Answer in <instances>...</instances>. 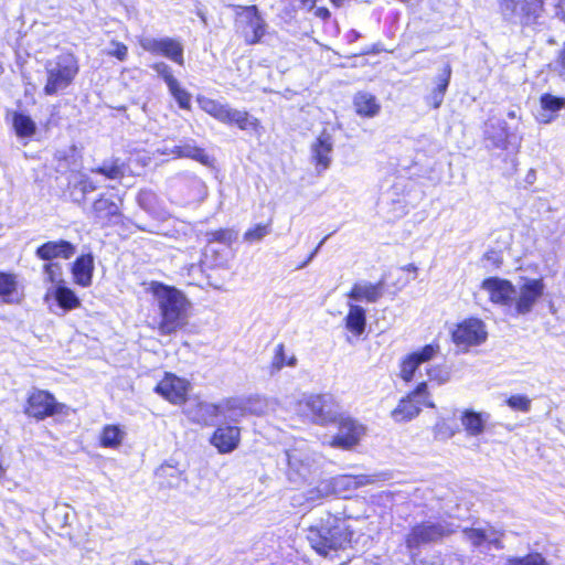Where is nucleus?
I'll use <instances>...</instances> for the list:
<instances>
[{
    "label": "nucleus",
    "instance_id": "nucleus-27",
    "mask_svg": "<svg viewBox=\"0 0 565 565\" xmlns=\"http://www.w3.org/2000/svg\"><path fill=\"white\" fill-rule=\"evenodd\" d=\"M490 417L487 413L476 412L473 409H465L461 413L460 420L469 436L477 437L484 431L486 422Z\"/></svg>",
    "mask_w": 565,
    "mask_h": 565
},
{
    "label": "nucleus",
    "instance_id": "nucleus-54",
    "mask_svg": "<svg viewBox=\"0 0 565 565\" xmlns=\"http://www.w3.org/2000/svg\"><path fill=\"white\" fill-rule=\"evenodd\" d=\"M414 565H441V562L438 557H430L420 559L418 563L413 562Z\"/></svg>",
    "mask_w": 565,
    "mask_h": 565
},
{
    "label": "nucleus",
    "instance_id": "nucleus-29",
    "mask_svg": "<svg viewBox=\"0 0 565 565\" xmlns=\"http://www.w3.org/2000/svg\"><path fill=\"white\" fill-rule=\"evenodd\" d=\"M451 77V67L449 64H446L443 68L441 75L437 79L436 87L431 90V93L426 97L427 105L437 109L441 106L444 102L445 94L450 83Z\"/></svg>",
    "mask_w": 565,
    "mask_h": 565
},
{
    "label": "nucleus",
    "instance_id": "nucleus-21",
    "mask_svg": "<svg viewBox=\"0 0 565 565\" xmlns=\"http://www.w3.org/2000/svg\"><path fill=\"white\" fill-rule=\"evenodd\" d=\"M384 278L379 279L376 282L359 284L355 282L348 291L347 297L354 301H365L370 303L377 302L383 296L385 288Z\"/></svg>",
    "mask_w": 565,
    "mask_h": 565
},
{
    "label": "nucleus",
    "instance_id": "nucleus-40",
    "mask_svg": "<svg viewBox=\"0 0 565 565\" xmlns=\"http://www.w3.org/2000/svg\"><path fill=\"white\" fill-rule=\"evenodd\" d=\"M169 92L171 96L175 99L179 108L183 110H191V94L183 88L179 82L169 86Z\"/></svg>",
    "mask_w": 565,
    "mask_h": 565
},
{
    "label": "nucleus",
    "instance_id": "nucleus-32",
    "mask_svg": "<svg viewBox=\"0 0 565 565\" xmlns=\"http://www.w3.org/2000/svg\"><path fill=\"white\" fill-rule=\"evenodd\" d=\"M54 299L64 311H72L81 307V299L74 290L64 284H58L54 289Z\"/></svg>",
    "mask_w": 565,
    "mask_h": 565
},
{
    "label": "nucleus",
    "instance_id": "nucleus-12",
    "mask_svg": "<svg viewBox=\"0 0 565 565\" xmlns=\"http://www.w3.org/2000/svg\"><path fill=\"white\" fill-rule=\"evenodd\" d=\"M122 206V195L100 193L92 203V212L104 226H111L124 222Z\"/></svg>",
    "mask_w": 565,
    "mask_h": 565
},
{
    "label": "nucleus",
    "instance_id": "nucleus-16",
    "mask_svg": "<svg viewBox=\"0 0 565 565\" xmlns=\"http://www.w3.org/2000/svg\"><path fill=\"white\" fill-rule=\"evenodd\" d=\"M481 288L488 292L490 302L500 306L511 305L516 292L510 280L499 277L484 278Z\"/></svg>",
    "mask_w": 565,
    "mask_h": 565
},
{
    "label": "nucleus",
    "instance_id": "nucleus-58",
    "mask_svg": "<svg viewBox=\"0 0 565 565\" xmlns=\"http://www.w3.org/2000/svg\"><path fill=\"white\" fill-rule=\"evenodd\" d=\"M345 0H330L334 8H340Z\"/></svg>",
    "mask_w": 565,
    "mask_h": 565
},
{
    "label": "nucleus",
    "instance_id": "nucleus-3",
    "mask_svg": "<svg viewBox=\"0 0 565 565\" xmlns=\"http://www.w3.org/2000/svg\"><path fill=\"white\" fill-rule=\"evenodd\" d=\"M79 73L77 56L65 51L58 54L53 61L45 64L46 79L43 86V94L54 96L65 92L75 82Z\"/></svg>",
    "mask_w": 565,
    "mask_h": 565
},
{
    "label": "nucleus",
    "instance_id": "nucleus-22",
    "mask_svg": "<svg viewBox=\"0 0 565 565\" xmlns=\"http://www.w3.org/2000/svg\"><path fill=\"white\" fill-rule=\"evenodd\" d=\"M171 153L178 159H192L202 166L213 167L214 158L205 149L195 145L193 140H185L171 149Z\"/></svg>",
    "mask_w": 565,
    "mask_h": 565
},
{
    "label": "nucleus",
    "instance_id": "nucleus-26",
    "mask_svg": "<svg viewBox=\"0 0 565 565\" xmlns=\"http://www.w3.org/2000/svg\"><path fill=\"white\" fill-rule=\"evenodd\" d=\"M511 132L508 124L503 120L498 124L490 125L484 132V139L489 141V146L493 149H508L510 145Z\"/></svg>",
    "mask_w": 565,
    "mask_h": 565
},
{
    "label": "nucleus",
    "instance_id": "nucleus-47",
    "mask_svg": "<svg viewBox=\"0 0 565 565\" xmlns=\"http://www.w3.org/2000/svg\"><path fill=\"white\" fill-rule=\"evenodd\" d=\"M465 533L476 546H480L487 541V534L483 529L469 527L465 530Z\"/></svg>",
    "mask_w": 565,
    "mask_h": 565
},
{
    "label": "nucleus",
    "instance_id": "nucleus-37",
    "mask_svg": "<svg viewBox=\"0 0 565 565\" xmlns=\"http://www.w3.org/2000/svg\"><path fill=\"white\" fill-rule=\"evenodd\" d=\"M236 239V232L232 228L221 227L205 233L207 244L221 243L231 245Z\"/></svg>",
    "mask_w": 565,
    "mask_h": 565
},
{
    "label": "nucleus",
    "instance_id": "nucleus-4",
    "mask_svg": "<svg viewBox=\"0 0 565 565\" xmlns=\"http://www.w3.org/2000/svg\"><path fill=\"white\" fill-rule=\"evenodd\" d=\"M196 102L204 113L224 125L235 126L239 130L255 134H260L264 130L262 121L247 110L233 108L228 104H222L206 96H198Z\"/></svg>",
    "mask_w": 565,
    "mask_h": 565
},
{
    "label": "nucleus",
    "instance_id": "nucleus-38",
    "mask_svg": "<svg viewBox=\"0 0 565 565\" xmlns=\"http://www.w3.org/2000/svg\"><path fill=\"white\" fill-rule=\"evenodd\" d=\"M505 565H550L548 561L540 552H530L522 556H512Z\"/></svg>",
    "mask_w": 565,
    "mask_h": 565
},
{
    "label": "nucleus",
    "instance_id": "nucleus-20",
    "mask_svg": "<svg viewBox=\"0 0 565 565\" xmlns=\"http://www.w3.org/2000/svg\"><path fill=\"white\" fill-rule=\"evenodd\" d=\"M23 297L18 276L11 271L0 270V302L19 305L22 302Z\"/></svg>",
    "mask_w": 565,
    "mask_h": 565
},
{
    "label": "nucleus",
    "instance_id": "nucleus-5",
    "mask_svg": "<svg viewBox=\"0 0 565 565\" xmlns=\"http://www.w3.org/2000/svg\"><path fill=\"white\" fill-rule=\"evenodd\" d=\"M22 412L29 419L43 422L50 417L68 415L70 407L58 402L51 391L33 387L25 395Z\"/></svg>",
    "mask_w": 565,
    "mask_h": 565
},
{
    "label": "nucleus",
    "instance_id": "nucleus-30",
    "mask_svg": "<svg viewBox=\"0 0 565 565\" xmlns=\"http://www.w3.org/2000/svg\"><path fill=\"white\" fill-rule=\"evenodd\" d=\"M420 406L422 404L407 393L392 411V416L396 422H408L420 413Z\"/></svg>",
    "mask_w": 565,
    "mask_h": 565
},
{
    "label": "nucleus",
    "instance_id": "nucleus-7",
    "mask_svg": "<svg viewBox=\"0 0 565 565\" xmlns=\"http://www.w3.org/2000/svg\"><path fill=\"white\" fill-rule=\"evenodd\" d=\"M337 406V402L331 394H310L298 401L300 414L320 426L332 424L338 415L334 412Z\"/></svg>",
    "mask_w": 565,
    "mask_h": 565
},
{
    "label": "nucleus",
    "instance_id": "nucleus-35",
    "mask_svg": "<svg viewBox=\"0 0 565 565\" xmlns=\"http://www.w3.org/2000/svg\"><path fill=\"white\" fill-rule=\"evenodd\" d=\"M12 124L17 136L20 138L31 137L36 131L35 122L31 117L19 111L13 113Z\"/></svg>",
    "mask_w": 565,
    "mask_h": 565
},
{
    "label": "nucleus",
    "instance_id": "nucleus-13",
    "mask_svg": "<svg viewBox=\"0 0 565 565\" xmlns=\"http://www.w3.org/2000/svg\"><path fill=\"white\" fill-rule=\"evenodd\" d=\"M141 49L152 55H160L169 58L173 63L184 66V55L182 43L173 38L161 39H139Z\"/></svg>",
    "mask_w": 565,
    "mask_h": 565
},
{
    "label": "nucleus",
    "instance_id": "nucleus-24",
    "mask_svg": "<svg viewBox=\"0 0 565 565\" xmlns=\"http://www.w3.org/2000/svg\"><path fill=\"white\" fill-rule=\"evenodd\" d=\"M343 323L353 337L360 338L366 329V310L359 305L350 303Z\"/></svg>",
    "mask_w": 565,
    "mask_h": 565
},
{
    "label": "nucleus",
    "instance_id": "nucleus-19",
    "mask_svg": "<svg viewBox=\"0 0 565 565\" xmlns=\"http://www.w3.org/2000/svg\"><path fill=\"white\" fill-rule=\"evenodd\" d=\"M76 252L75 246L65 239L47 241L35 249V256L44 262L55 258L70 259Z\"/></svg>",
    "mask_w": 565,
    "mask_h": 565
},
{
    "label": "nucleus",
    "instance_id": "nucleus-15",
    "mask_svg": "<svg viewBox=\"0 0 565 565\" xmlns=\"http://www.w3.org/2000/svg\"><path fill=\"white\" fill-rule=\"evenodd\" d=\"M545 289L544 279L542 277L526 279L520 286L519 297L515 299L514 309L518 315L529 313L535 302L543 296Z\"/></svg>",
    "mask_w": 565,
    "mask_h": 565
},
{
    "label": "nucleus",
    "instance_id": "nucleus-45",
    "mask_svg": "<svg viewBox=\"0 0 565 565\" xmlns=\"http://www.w3.org/2000/svg\"><path fill=\"white\" fill-rule=\"evenodd\" d=\"M78 158V151H77V148L75 146H71L70 149L67 150H63V151H58L54 153L53 156V159L54 161L58 162L60 164H63V166H70L72 163H74Z\"/></svg>",
    "mask_w": 565,
    "mask_h": 565
},
{
    "label": "nucleus",
    "instance_id": "nucleus-43",
    "mask_svg": "<svg viewBox=\"0 0 565 565\" xmlns=\"http://www.w3.org/2000/svg\"><path fill=\"white\" fill-rule=\"evenodd\" d=\"M151 68L164 81L168 87L178 82L167 63L156 62L151 65Z\"/></svg>",
    "mask_w": 565,
    "mask_h": 565
},
{
    "label": "nucleus",
    "instance_id": "nucleus-59",
    "mask_svg": "<svg viewBox=\"0 0 565 565\" xmlns=\"http://www.w3.org/2000/svg\"><path fill=\"white\" fill-rule=\"evenodd\" d=\"M131 565H151L150 563L143 561V559H136L132 562Z\"/></svg>",
    "mask_w": 565,
    "mask_h": 565
},
{
    "label": "nucleus",
    "instance_id": "nucleus-9",
    "mask_svg": "<svg viewBox=\"0 0 565 565\" xmlns=\"http://www.w3.org/2000/svg\"><path fill=\"white\" fill-rule=\"evenodd\" d=\"M332 424L337 426V433L329 441L332 448L350 450L358 446L366 434L365 425L348 414H338Z\"/></svg>",
    "mask_w": 565,
    "mask_h": 565
},
{
    "label": "nucleus",
    "instance_id": "nucleus-57",
    "mask_svg": "<svg viewBox=\"0 0 565 565\" xmlns=\"http://www.w3.org/2000/svg\"><path fill=\"white\" fill-rule=\"evenodd\" d=\"M316 1H317V0H300L301 4H302L303 7L309 8V9H312V8L315 7Z\"/></svg>",
    "mask_w": 565,
    "mask_h": 565
},
{
    "label": "nucleus",
    "instance_id": "nucleus-36",
    "mask_svg": "<svg viewBox=\"0 0 565 565\" xmlns=\"http://www.w3.org/2000/svg\"><path fill=\"white\" fill-rule=\"evenodd\" d=\"M285 344L278 343L275 348L274 355L269 365L270 372L275 373L284 369L285 366H295L297 364V358L295 355L286 356Z\"/></svg>",
    "mask_w": 565,
    "mask_h": 565
},
{
    "label": "nucleus",
    "instance_id": "nucleus-17",
    "mask_svg": "<svg viewBox=\"0 0 565 565\" xmlns=\"http://www.w3.org/2000/svg\"><path fill=\"white\" fill-rule=\"evenodd\" d=\"M241 429L232 425L217 426L210 437V444L223 455L234 451L238 447Z\"/></svg>",
    "mask_w": 565,
    "mask_h": 565
},
{
    "label": "nucleus",
    "instance_id": "nucleus-39",
    "mask_svg": "<svg viewBox=\"0 0 565 565\" xmlns=\"http://www.w3.org/2000/svg\"><path fill=\"white\" fill-rule=\"evenodd\" d=\"M273 220L269 218L266 223H258L249 227L243 235L244 241L253 243L260 241L271 231Z\"/></svg>",
    "mask_w": 565,
    "mask_h": 565
},
{
    "label": "nucleus",
    "instance_id": "nucleus-41",
    "mask_svg": "<svg viewBox=\"0 0 565 565\" xmlns=\"http://www.w3.org/2000/svg\"><path fill=\"white\" fill-rule=\"evenodd\" d=\"M505 404L514 412L527 413L532 406V399L524 394H513L505 399Z\"/></svg>",
    "mask_w": 565,
    "mask_h": 565
},
{
    "label": "nucleus",
    "instance_id": "nucleus-28",
    "mask_svg": "<svg viewBox=\"0 0 565 565\" xmlns=\"http://www.w3.org/2000/svg\"><path fill=\"white\" fill-rule=\"evenodd\" d=\"M127 164L120 158H111L93 168L92 173L103 175L107 180L121 181L126 177Z\"/></svg>",
    "mask_w": 565,
    "mask_h": 565
},
{
    "label": "nucleus",
    "instance_id": "nucleus-8",
    "mask_svg": "<svg viewBox=\"0 0 565 565\" xmlns=\"http://www.w3.org/2000/svg\"><path fill=\"white\" fill-rule=\"evenodd\" d=\"M450 338L458 349L468 351L470 348L478 347L487 341V326L478 317H467L454 326Z\"/></svg>",
    "mask_w": 565,
    "mask_h": 565
},
{
    "label": "nucleus",
    "instance_id": "nucleus-33",
    "mask_svg": "<svg viewBox=\"0 0 565 565\" xmlns=\"http://www.w3.org/2000/svg\"><path fill=\"white\" fill-rule=\"evenodd\" d=\"M124 438V431L118 425H105L99 434L98 445L103 448H118Z\"/></svg>",
    "mask_w": 565,
    "mask_h": 565
},
{
    "label": "nucleus",
    "instance_id": "nucleus-10",
    "mask_svg": "<svg viewBox=\"0 0 565 565\" xmlns=\"http://www.w3.org/2000/svg\"><path fill=\"white\" fill-rule=\"evenodd\" d=\"M452 530L441 523L423 521L412 525L404 536L407 551L414 552L424 545L437 543L452 534Z\"/></svg>",
    "mask_w": 565,
    "mask_h": 565
},
{
    "label": "nucleus",
    "instance_id": "nucleus-31",
    "mask_svg": "<svg viewBox=\"0 0 565 565\" xmlns=\"http://www.w3.org/2000/svg\"><path fill=\"white\" fill-rule=\"evenodd\" d=\"M540 106L546 114L544 122H551L558 117V113L565 108V97L556 96L551 93H543L540 96Z\"/></svg>",
    "mask_w": 565,
    "mask_h": 565
},
{
    "label": "nucleus",
    "instance_id": "nucleus-6",
    "mask_svg": "<svg viewBox=\"0 0 565 565\" xmlns=\"http://www.w3.org/2000/svg\"><path fill=\"white\" fill-rule=\"evenodd\" d=\"M234 28L236 34L246 45H256L263 42L267 34L268 24L256 4L233 6Z\"/></svg>",
    "mask_w": 565,
    "mask_h": 565
},
{
    "label": "nucleus",
    "instance_id": "nucleus-44",
    "mask_svg": "<svg viewBox=\"0 0 565 565\" xmlns=\"http://www.w3.org/2000/svg\"><path fill=\"white\" fill-rule=\"evenodd\" d=\"M43 273L45 274L46 276V281L50 282V284H54V282H63L61 280V276H62V267L60 264L57 263H52V260L50 262H46L44 265H43Z\"/></svg>",
    "mask_w": 565,
    "mask_h": 565
},
{
    "label": "nucleus",
    "instance_id": "nucleus-14",
    "mask_svg": "<svg viewBox=\"0 0 565 565\" xmlns=\"http://www.w3.org/2000/svg\"><path fill=\"white\" fill-rule=\"evenodd\" d=\"M438 351L439 345L437 343H429L404 355L398 363L399 379L405 383L412 382L418 367L434 359Z\"/></svg>",
    "mask_w": 565,
    "mask_h": 565
},
{
    "label": "nucleus",
    "instance_id": "nucleus-2",
    "mask_svg": "<svg viewBox=\"0 0 565 565\" xmlns=\"http://www.w3.org/2000/svg\"><path fill=\"white\" fill-rule=\"evenodd\" d=\"M307 540L318 555L327 557L351 546L353 530L344 518L329 513L318 524L308 527Z\"/></svg>",
    "mask_w": 565,
    "mask_h": 565
},
{
    "label": "nucleus",
    "instance_id": "nucleus-55",
    "mask_svg": "<svg viewBox=\"0 0 565 565\" xmlns=\"http://www.w3.org/2000/svg\"><path fill=\"white\" fill-rule=\"evenodd\" d=\"M322 243H323V241H321V242L316 246V248L310 253V255L308 256V258L303 262V264L301 265V267H302V266H305L307 263H309V262L312 259V257L316 255V253L318 252V249L320 248V246L322 245Z\"/></svg>",
    "mask_w": 565,
    "mask_h": 565
},
{
    "label": "nucleus",
    "instance_id": "nucleus-50",
    "mask_svg": "<svg viewBox=\"0 0 565 565\" xmlns=\"http://www.w3.org/2000/svg\"><path fill=\"white\" fill-rule=\"evenodd\" d=\"M74 188L78 189L81 191V193L83 194V196H85L87 193H90V192H94L97 190V185L95 184V182L92 181L87 177H84L81 180H78L74 184Z\"/></svg>",
    "mask_w": 565,
    "mask_h": 565
},
{
    "label": "nucleus",
    "instance_id": "nucleus-18",
    "mask_svg": "<svg viewBox=\"0 0 565 565\" xmlns=\"http://www.w3.org/2000/svg\"><path fill=\"white\" fill-rule=\"evenodd\" d=\"M333 142L329 134H320L311 145V162L318 174L324 172L332 161Z\"/></svg>",
    "mask_w": 565,
    "mask_h": 565
},
{
    "label": "nucleus",
    "instance_id": "nucleus-52",
    "mask_svg": "<svg viewBox=\"0 0 565 565\" xmlns=\"http://www.w3.org/2000/svg\"><path fill=\"white\" fill-rule=\"evenodd\" d=\"M315 15L323 21H327L331 18V12L327 7H318L315 10Z\"/></svg>",
    "mask_w": 565,
    "mask_h": 565
},
{
    "label": "nucleus",
    "instance_id": "nucleus-53",
    "mask_svg": "<svg viewBox=\"0 0 565 565\" xmlns=\"http://www.w3.org/2000/svg\"><path fill=\"white\" fill-rule=\"evenodd\" d=\"M558 68H559V76L565 79V45L562 47L559 55H558Z\"/></svg>",
    "mask_w": 565,
    "mask_h": 565
},
{
    "label": "nucleus",
    "instance_id": "nucleus-11",
    "mask_svg": "<svg viewBox=\"0 0 565 565\" xmlns=\"http://www.w3.org/2000/svg\"><path fill=\"white\" fill-rule=\"evenodd\" d=\"M191 382L173 372H164L153 392L173 406H183L190 399Z\"/></svg>",
    "mask_w": 565,
    "mask_h": 565
},
{
    "label": "nucleus",
    "instance_id": "nucleus-23",
    "mask_svg": "<svg viewBox=\"0 0 565 565\" xmlns=\"http://www.w3.org/2000/svg\"><path fill=\"white\" fill-rule=\"evenodd\" d=\"M354 111L362 118H373L379 115L381 104L375 95L360 90L354 94L352 100Z\"/></svg>",
    "mask_w": 565,
    "mask_h": 565
},
{
    "label": "nucleus",
    "instance_id": "nucleus-51",
    "mask_svg": "<svg viewBox=\"0 0 565 565\" xmlns=\"http://www.w3.org/2000/svg\"><path fill=\"white\" fill-rule=\"evenodd\" d=\"M210 254H216V250L213 249V248H209L206 247L203 252V263L210 267V268H214V267H227V262L226 259H221V260H213V259H210Z\"/></svg>",
    "mask_w": 565,
    "mask_h": 565
},
{
    "label": "nucleus",
    "instance_id": "nucleus-48",
    "mask_svg": "<svg viewBox=\"0 0 565 565\" xmlns=\"http://www.w3.org/2000/svg\"><path fill=\"white\" fill-rule=\"evenodd\" d=\"M482 258L487 262H489L493 268L498 269L503 265V258L501 255V252L495 250L493 248L487 250Z\"/></svg>",
    "mask_w": 565,
    "mask_h": 565
},
{
    "label": "nucleus",
    "instance_id": "nucleus-46",
    "mask_svg": "<svg viewBox=\"0 0 565 565\" xmlns=\"http://www.w3.org/2000/svg\"><path fill=\"white\" fill-rule=\"evenodd\" d=\"M427 375L429 381L436 382L437 384H444L448 381L447 372L440 365H434L427 369Z\"/></svg>",
    "mask_w": 565,
    "mask_h": 565
},
{
    "label": "nucleus",
    "instance_id": "nucleus-1",
    "mask_svg": "<svg viewBox=\"0 0 565 565\" xmlns=\"http://www.w3.org/2000/svg\"><path fill=\"white\" fill-rule=\"evenodd\" d=\"M149 291L157 299L160 320L157 330L161 335H171L188 324L190 302L182 291L161 281H151Z\"/></svg>",
    "mask_w": 565,
    "mask_h": 565
},
{
    "label": "nucleus",
    "instance_id": "nucleus-56",
    "mask_svg": "<svg viewBox=\"0 0 565 565\" xmlns=\"http://www.w3.org/2000/svg\"><path fill=\"white\" fill-rule=\"evenodd\" d=\"M402 270L407 273H413L414 275L417 274V267L414 264H407L402 267Z\"/></svg>",
    "mask_w": 565,
    "mask_h": 565
},
{
    "label": "nucleus",
    "instance_id": "nucleus-34",
    "mask_svg": "<svg viewBox=\"0 0 565 565\" xmlns=\"http://www.w3.org/2000/svg\"><path fill=\"white\" fill-rule=\"evenodd\" d=\"M543 0H520L514 2L512 10H516L520 6V13L525 23L535 21L541 11L543 10Z\"/></svg>",
    "mask_w": 565,
    "mask_h": 565
},
{
    "label": "nucleus",
    "instance_id": "nucleus-42",
    "mask_svg": "<svg viewBox=\"0 0 565 565\" xmlns=\"http://www.w3.org/2000/svg\"><path fill=\"white\" fill-rule=\"evenodd\" d=\"M411 396L416 398L423 406L434 408L435 404L430 401V394L428 391L427 382L423 381L416 384V386L408 392Z\"/></svg>",
    "mask_w": 565,
    "mask_h": 565
},
{
    "label": "nucleus",
    "instance_id": "nucleus-25",
    "mask_svg": "<svg viewBox=\"0 0 565 565\" xmlns=\"http://www.w3.org/2000/svg\"><path fill=\"white\" fill-rule=\"evenodd\" d=\"M93 257L89 254L78 256L72 264V275L74 282L82 286L88 287L93 279Z\"/></svg>",
    "mask_w": 565,
    "mask_h": 565
},
{
    "label": "nucleus",
    "instance_id": "nucleus-49",
    "mask_svg": "<svg viewBox=\"0 0 565 565\" xmlns=\"http://www.w3.org/2000/svg\"><path fill=\"white\" fill-rule=\"evenodd\" d=\"M114 49L108 53L110 56L116 57L118 61H125L128 56V47L125 43L113 41Z\"/></svg>",
    "mask_w": 565,
    "mask_h": 565
}]
</instances>
